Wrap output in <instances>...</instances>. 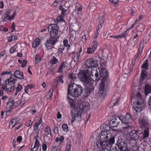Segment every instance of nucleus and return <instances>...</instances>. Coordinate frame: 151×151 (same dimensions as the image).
Here are the masks:
<instances>
[{
  "label": "nucleus",
  "instance_id": "f257e3e1",
  "mask_svg": "<svg viewBox=\"0 0 151 151\" xmlns=\"http://www.w3.org/2000/svg\"><path fill=\"white\" fill-rule=\"evenodd\" d=\"M91 69V75H90V77L92 81L100 80V88L98 92L99 94H103L104 93L105 84L109 81L108 72L105 69L100 72L99 69Z\"/></svg>",
  "mask_w": 151,
  "mask_h": 151
},
{
  "label": "nucleus",
  "instance_id": "f03ea898",
  "mask_svg": "<svg viewBox=\"0 0 151 151\" xmlns=\"http://www.w3.org/2000/svg\"><path fill=\"white\" fill-rule=\"evenodd\" d=\"M127 129L129 131V136L130 139L131 140H136L143 139L147 137L149 135L148 130L145 129L144 133L141 132L139 131L134 129L132 126L131 128Z\"/></svg>",
  "mask_w": 151,
  "mask_h": 151
},
{
  "label": "nucleus",
  "instance_id": "7ed1b4c3",
  "mask_svg": "<svg viewBox=\"0 0 151 151\" xmlns=\"http://www.w3.org/2000/svg\"><path fill=\"white\" fill-rule=\"evenodd\" d=\"M106 126L108 127L106 124H103L100 127V129L104 130L101 131L100 133L99 136V140L96 143L98 147L100 148L102 147V144H104V142H105L107 138L110 137L111 132L106 129Z\"/></svg>",
  "mask_w": 151,
  "mask_h": 151
},
{
  "label": "nucleus",
  "instance_id": "20e7f679",
  "mask_svg": "<svg viewBox=\"0 0 151 151\" xmlns=\"http://www.w3.org/2000/svg\"><path fill=\"white\" fill-rule=\"evenodd\" d=\"M83 91L80 85L71 83L68 86L67 94H81Z\"/></svg>",
  "mask_w": 151,
  "mask_h": 151
},
{
  "label": "nucleus",
  "instance_id": "39448f33",
  "mask_svg": "<svg viewBox=\"0 0 151 151\" xmlns=\"http://www.w3.org/2000/svg\"><path fill=\"white\" fill-rule=\"evenodd\" d=\"M134 95V98L135 101L133 102V106L135 111L137 113L139 112L142 110V107L143 106L142 101H143L142 95Z\"/></svg>",
  "mask_w": 151,
  "mask_h": 151
},
{
  "label": "nucleus",
  "instance_id": "423d86ee",
  "mask_svg": "<svg viewBox=\"0 0 151 151\" xmlns=\"http://www.w3.org/2000/svg\"><path fill=\"white\" fill-rule=\"evenodd\" d=\"M122 119V123L126 124V126L123 127V129H126L131 128L132 126V117L129 113H127L124 116H121Z\"/></svg>",
  "mask_w": 151,
  "mask_h": 151
},
{
  "label": "nucleus",
  "instance_id": "0eeeda50",
  "mask_svg": "<svg viewBox=\"0 0 151 151\" xmlns=\"http://www.w3.org/2000/svg\"><path fill=\"white\" fill-rule=\"evenodd\" d=\"M90 106V104L88 102L84 101L79 103H78L77 107H75V109L76 111H78L79 114H81L84 109L88 110L89 109Z\"/></svg>",
  "mask_w": 151,
  "mask_h": 151
},
{
  "label": "nucleus",
  "instance_id": "6e6552de",
  "mask_svg": "<svg viewBox=\"0 0 151 151\" xmlns=\"http://www.w3.org/2000/svg\"><path fill=\"white\" fill-rule=\"evenodd\" d=\"M48 30L49 32L51 38H56L57 39L58 38L57 36L58 34V30L56 24H52L49 25L47 27Z\"/></svg>",
  "mask_w": 151,
  "mask_h": 151
},
{
  "label": "nucleus",
  "instance_id": "1a4fd4ad",
  "mask_svg": "<svg viewBox=\"0 0 151 151\" xmlns=\"http://www.w3.org/2000/svg\"><path fill=\"white\" fill-rule=\"evenodd\" d=\"M116 145L118 147V149L120 151H129L127 148V145L125 142V141L122 138L118 139L117 141Z\"/></svg>",
  "mask_w": 151,
  "mask_h": 151
},
{
  "label": "nucleus",
  "instance_id": "9d476101",
  "mask_svg": "<svg viewBox=\"0 0 151 151\" xmlns=\"http://www.w3.org/2000/svg\"><path fill=\"white\" fill-rule=\"evenodd\" d=\"M106 140L104 144H102V147H107L111 149L112 147V145L114 144L115 142V137L112 135L111 132V135Z\"/></svg>",
  "mask_w": 151,
  "mask_h": 151
},
{
  "label": "nucleus",
  "instance_id": "9b49d317",
  "mask_svg": "<svg viewBox=\"0 0 151 151\" xmlns=\"http://www.w3.org/2000/svg\"><path fill=\"white\" fill-rule=\"evenodd\" d=\"M98 65V61L92 58L88 59L85 62V65L86 68H90L91 67H96Z\"/></svg>",
  "mask_w": 151,
  "mask_h": 151
},
{
  "label": "nucleus",
  "instance_id": "f8f14e48",
  "mask_svg": "<svg viewBox=\"0 0 151 151\" xmlns=\"http://www.w3.org/2000/svg\"><path fill=\"white\" fill-rule=\"evenodd\" d=\"M78 76L83 82L88 85H91V82L90 81L89 78H88L86 73L84 71L80 72L78 74Z\"/></svg>",
  "mask_w": 151,
  "mask_h": 151
},
{
  "label": "nucleus",
  "instance_id": "ddd939ff",
  "mask_svg": "<svg viewBox=\"0 0 151 151\" xmlns=\"http://www.w3.org/2000/svg\"><path fill=\"white\" fill-rule=\"evenodd\" d=\"M71 115L72 117L71 123H73L76 120V118H78L80 119L81 114H79L75 109L71 110Z\"/></svg>",
  "mask_w": 151,
  "mask_h": 151
},
{
  "label": "nucleus",
  "instance_id": "4468645a",
  "mask_svg": "<svg viewBox=\"0 0 151 151\" xmlns=\"http://www.w3.org/2000/svg\"><path fill=\"white\" fill-rule=\"evenodd\" d=\"M16 14V10H15L14 12L11 16H9L4 13V14L2 16V21L3 22H6L7 20H12L14 18Z\"/></svg>",
  "mask_w": 151,
  "mask_h": 151
},
{
  "label": "nucleus",
  "instance_id": "2eb2a0df",
  "mask_svg": "<svg viewBox=\"0 0 151 151\" xmlns=\"http://www.w3.org/2000/svg\"><path fill=\"white\" fill-rule=\"evenodd\" d=\"M58 42V39L56 38H52L51 37L48 40H47L46 44V46L48 48L49 47H51L53 46Z\"/></svg>",
  "mask_w": 151,
  "mask_h": 151
},
{
  "label": "nucleus",
  "instance_id": "dca6fc26",
  "mask_svg": "<svg viewBox=\"0 0 151 151\" xmlns=\"http://www.w3.org/2000/svg\"><path fill=\"white\" fill-rule=\"evenodd\" d=\"M68 63L65 62H63L60 66L58 67L57 72L58 73H62L63 71L67 68Z\"/></svg>",
  "mask_w": 151,
  "mask_h": 151
},
{
  "label": "nucleus",
  "instance_id": "f3484780",
  "mask_svg": "<svg viewBox=\"0 0 151 151\" xmlns=\"http://www.w3.org/2000/svg\"><path fill=\"white\" fill-rule=\"evenodd\" d=\"M115 95H114L112 97V99H114V100L111 102L109 105V106L110 107H111L114 106L115 105H117L118 104V102L120 100V98L119 97L117 98V99H115Z\"/></svg>",
  "mask_w": 151,
  "mask_h": 151
},
{
  "label": "nucleus",
  "instance_id": "a211bd4d",
  "mask_svg": "<svg viewBox=\"0 0 151 151\" xmlns=\"http://www.w3.org/2000/svg\"><path fill=\"white\" fill-rule=\"evenodd\" d=\"M12 76H13V75L11 76V78L6 81V85L7 86H9L10 85H12L14 84L16 79L12 78Z\"/></svg>",
  "mask_w": 151,
  "mask_h": 151
},
{
  "label": "nucleus",
  "instance_id": "6ab92c4d",
  "mask_svg": "<svg viewBox=\"0 0 151 151\" xmlns=\"http://www.w3.org/2000/svg\"><path fill=\"white\" fill-rule=\"evenodd\" d=\"M14 75L15 77L19 79H21L24 78L22 72L19 70H16L15 72Z\"/></svg>",
  "mask_w": 151,
  "mask_h": 151
},
{
  "label": "nucleus",
  "instance_id": "aec40b11",
  "mask_svg": "<svg viewBox=\"0 0 151 151\" xmlns=\"http://www.w3.org/2000/svg\"><path fill=\"white\" fill-rule=\"evenodd\" d=\"M133 67L132 66H130L129 68L126 69L124 70V73L123 74V76H124L125 75H129L130 76L133 72Z\"/></svg>",
  "mask_w": 151,
  "mask_h": 151
},
{
  "label": "nucleus",
  "instance_id": "412c9836",
  "mask_svg": "<svg viewBox=\"0 0 151 151\" xmlns=\"http://www.w3.org/2000/svg\"><path fill=\"white\" fill-rule=\"evenodd\" d=\"M40 40L39 38H36L33 42L32 47L35 48L38 47L40 44Z\"/></svg>",
  "mask_w": 151,
  "mask_h": 151
},
{
  "label": "nucleus",
  "instance_id": "4be33fe9",
  "mask_svg": "<svg viewBox=\"0 0 151 151\" xmlns=\"http://www.w3.org/2000/svg\"><path fill=\"white\" fill-rule=\"evenodd\" d=\"M145 94L151 93V85L146 84L145 87Z\"/></svg>",
  "mask_w": 151,
  "mask_h": 151
},
{
  "label": "nucleus",
  "instance_id": "5701e85b",
  "mask_svg": "<svg viewBox=\"0 0 151 151\" xmlns=\"http://www.w3.org/2000/svg\"><path fill=\"white\" fill-rule=\"evenodd\" d=\"M137 43V40L132 39L130 40L128 43L129 45L132 47H134Z\"/></svg>",
  "mask_w": 151,
  "mask_h": 151
},
{
  "label": "nucleus",
  "instance_id": "b1692460",
  "mask_svg": "<svg viewBox=\"0 0 151 151\" xmlns=\"http://www.w3.org/2000/svg\"><path fill=\"white\" fill-rule=\"evenodd\" d=\"M100 29V28L97 27L94 36L93 38V41H97L96 40L97 37L99 35V33L100 32V29Z\"/></svg>",
  "mask_w": 151,
  "mask_h": 151
},
{
  "label": "nucleus",
  "instance_id": "393cba45",
  "mask_svg": "<svg viewBox=\"0 0 151 151\" xmlns=\"http://www.w3.org/2000/svg\"><path fill=\"white\" fill-rule=\"evenodd\" d=\"M45 132L46 133L47 137H48V135H50L51 136H52L51 133V130L49 126H47L45 129Z\"/></svg>",
  "mask_w": 151,
  "mask_h": 151
},
{
  "label": "nucleus",
  "instance_id": "a878e982",
  "mask_svg": "<svg viewBox=\"0 0 151 151\" xmlns=\"http://www.w3.org/2000/svg\"><path fill=\"white\" fill-rule=\"evenodd\" d=\"M18 38V37L17 35H13L10 37H8L7 38L8 41L10 42L13 41L17 40Z\"/></svg>",
  "mask_w": 151,
  "mask_h": 151
},
{
  "label": "nucleus",
  "instance_id": "bb28decb",
  "mask_svg": "<svg viewBox=\"0 0 151 151\" xmlns=\"http://www.w3.org/2000/svg\"><path fill=\"white\" fill-rule=\"evenodd\" d=\"M121 116L120 117H118L116 116H114L112 117V119L114 120V121L116 122V124L118 125L120 121H121L122 122V119Z\"/></svg>",
  "mask_w": 151,
  "mask_h": 151
},
{
  "label": "nucleus",
  "instance_id": "cd10ccee",
  "mask_svg": "<svg viewBox=\"0 0 151 151\" xmlns=\"http://www.w3.org/2000/svg\"><path fill=\"white\" fill-rule=\"evenodd\" d=\"M104 20V17L103 15H102L101 16V19H100L99 23L97 27L100 28V29H101L103 25Z\"/></svg>",
  "mask_w": 151,
  "mask_h": 151
},
{
  "label": "nucleus",
  "instance_id": "c85d7f7f",
  "mask_svg": "<svg viewBox=\"0 0 151 151\" xmlns=\"http://www.w3.org/2000/svg\"><path fill=\"white\" fill-rule=\"evenodd\" d=\"M75 6V9H73V10L72 12L73 13L75 11L76 9L77 10L79 11H81L82 10V7L81 5L79 3H76Z\"/></svg>",
  "mask_w": 151,
  "mask_h": 151
},
{
  "label": "nucleus",
  "instance_id": "c756f323",
  "mask_svg": "<svg viewBox=\"0 0 151 151\" xmlns=\"http://www.w3.org/2000/svg\"><path fill=\"white\" fill-rule=\"evenodd\" d=\"M126 35V32H124L122 33L119 35H116L115 36V38L117 39L122 38L125 37Z\"/></svg>",
  "mask_w": 151,
  "mask_h": 151
},
{
  "label": "nucleus",
  "instance_id": "7c9ffc66",
  "mask_svg": "<svg viewBox=\"0 0 151 151\" xmlns=\"http://www.w3.org/2000/svg\"><path fill=\"white\" fill-rule=\"evenodd\" d=\"M109 125L111 127H116L118 125L112 119L109 122Z\"/></svg>",
  "mask_w": 151,
  "mask_h": 151
},
{
  "label": "nucleus",
  "instance_id": "2f4dec72",
  "mask_svg": "<svg viewBox=\"0 0 151 151\" xmlns=\"http://www.w3.org/2000/svg\"><path fill=\"white\" fill-rule=\"evenodd\" d=\"M145 70H143L141 73V77L140 79L141 81H143L144 78L146 77L147 74Z\"/></svg>",
  "mask_w": 151,
  "mask_h": 151
},
{
  "label": "nucleus",
  "instance_id": "473e14b6",
  "mask_svg": "<svg viewBox=\"0 0 151 151\" xmlns=\"http://www.w3.org/2000/svg\"><path fill=\"white\" fill-rule=\"evenodd\" d=\"M69 102L71 106V110L75 109V105L72 99H70L69 100Z\"/></svg>",
  "mask_w": 151,
  "mask_h": 151
},
{
  "label": "nucleus",
  "instance_id": "72a5a7b5",
  "mask_svg": "<svg viewBox=\"0 0 151 151\" xmlns=\"http://www.w3.org/2000/svg\"><path fill=\"white\" fill-rule=\"evenodd\" d=\"M41 60V58L40 55L36 54L35 57V62L36 63H38Z\"/></svg>",
  "mask_w": 151,
  "mask_h": 151
},
{
  "label": "nucleus",
  "instance_id": "f704fd0d",
  "mask_svg": "<svg viewBox=\"0 0 151 151\" xmlns=\"http://www.w3.org/2000/svg\"><path fill=\"white\" fill-rule=\"evenodd\" d=\"M95 51L91 47H89L87 49V53L88 54H92Z\"/></svg>",
  "mask_w": 151,
  "mask_h": 151
},
{
  "label": "nucleus",
  "instance_id": "c9c22d12",
  "mask_svg": "<svg viewBox=\"0 0 151 151\" xmlns=\"http://www.w3.org/2000/svg\"><path fill=\"white\" fill-rule=\"evenodd\" d=\"M58 61V60L57 58L55 57H54L52 59L50 62V63L51 65H53L56 63Z\"/></svg>",
  "mask_w": 151,
  "mask_h": 151
},
{
  "label": "nucleus",
  "instance_id": "e433bc0d",
  "mask_svg": "<svg viewBox=\"0 0 151 151\" xmlns=\"http://www.w3.org/2000/svg\"><path fill=\"white\" fill-rule=\"evenodd\" d=\"M62 128L64 131L67 132L68 131V127L67 124H63L62 125Z\"/></svg>",
  "mask_w": 151,
  "mask_h": 151
},
{
  "label": "nucleus",
  "instance_id": "4c0bfd02",
  "mask_svg": "<svg viewBox=\"0 0 151 151\" xmlns=\"http://www.w3.org/2000/svg\"><path fill=\"white\" fill-rule=\"evenodd\" d=\"M80 55L78 54L75 53L73 57V60L75 62H78L79 61Z\"/></svg>",
  "mask_w": 151,
  "mask_h": 151
},
{
  "label": "nucleus",
  "instance_id": "58836bf2",
  "mask_svg": "<svg viewBox=\"0 0 151 151\" xmlns=\"http://www.w3.org/2000/svg\"><path fill=\"white\" fill-rule=\"evenodd\" d=\"M98 45V42L97 41H93V45L92 47H91L92 48L95 50L97 48V46Z\"/></svg>",
  "mask_w": 151,
  "mask_h": 151
},
{
  "label": "nucleus",
  "instance_id": "ea45409f",
  "mask_svg": "<svg viewBox=\"0 0 151 151\" xmlns=\"http://www.w3.org/2000/svg\"><path fill=\"white\" fill-rule=\"evenodd\" d=\"M64 139V137L63 136H61L60 137H57L56 138L55 142H57L59 141H60L61 143L63 142V140Z\"/></svg>",
  "mask_w": 151,
  "mask_h": 151
},
{
  "label": "nucleus",
  "instance_id": "a19ab883",
  "mask_svg": "<svg viewBox=\"0 0 151 151\" xmlns=\"http://www.w3.org/2000/svg\"><path fill=\"white\" fill-rule=\"evenodd\" d=\"M59 9L62 11L61 13L63 14L66 12L67 11V9H65L62 5H60L59 6Z\"/></svg>",
  "mask_w": 151,
  "mask_h": 151
},
{
  "label": "nucleus",
  "instance_id": "79ce46f5",
  "mask_svg": "<svg viewBox=\"0 0 151 151\" xmlns=\"http://www.w3.org/2000/svg\"><path fill=\"white\" fill-rule=\"evenodd\" d=\"M69 78L72 80V81H74L76 79V78L75 76V74H72L69 76Z\"/></svg>",
  "mask_w": 151,
  "mask_h": 151
},
{
  "label": "nucleus",
  "instance_id": "37998d69",
  "mask_svg": "<svg viewBox=\"0 0 151 151\" xmlns=\"http://www.w3.org/2000/svg\"><path fill=\"white\" fill-rule=\"evenodd\" d=\"M104 95H98L97 96L98 100L99 101H101L104 99Z\"/></svg>",
  "mask_w": 151,
  "mask_h": 151
},
{
  "label": "nucleus",
  "instance_id": "c03bdc74",
  "mask_svg": "<svg viewBox=\"0 0 151 151\" xmlns=\"http://www.w3.org/2000/svg\"><path fill=\"white\" fill-rule=\"evenodd\" d=\"M137 21H136V22H135L133 24H132L131 26L130 27H129L127 29V30L125 31V32H126V35H127V34L128 33V32H127V31L131 29H132L133 27L134 26V25H135L136 24H137Z\"/></svg>",
  "mask_w": 151,
  "mask_h": 151
},
{
  "label": "nucleus",
  "instance_id": "a18cd8bd",
  "mask_svg": "<svg viewBox=\"0 0 151 151\" xmlns=\"http://www.w3.org/2000/svg\"><path fill=\"white\" fill-rule=\"evenodd\" d=\"M65 48L62 45L60 46L58 49V52L60 53H62Z\"/></svg>",
  "mask_w": 151,
  "mask_h": 151
},
{
  "label": "nucleus",
  "instance_id": "49530a36",
  "mask_svg": "<svg viewBox=\"0 0 151 151\" xmlns=\"http://www.w3.org/2000/svg\"><path fill=\"white\" fill-rule=\"evenodd\" d=\"M71 149V145L70 143L68 142V143H67L66 146L65 151H70Z\"/></svg>",
  "mask_w": 151,
  "mask_h": 151
},
{
  "label": "nucleus",
  "instance_id": "de8ad7c7",
  "mask_svg": "<svg viewBox=\"0 0 151 151\" xmlns=\"http://www.w3.org/2000/svg\"><path fill=\"white\" fill-rule=\"evenodd\" d=\"M148 63L147 62H145L143 64L142 66V68L145 69V70H146L148 68L147 67Z\"/></svg>",
  "mask_w": 151,
  "mask_h": 151
},
{
  "label": "nucleus",
  "instance_id": "09e8293b",
  "mask_svg": "<svg viewBox=\"0 0 151 151\" xmlns=\"http://www.w3.org/2000/svg\"><path fill=\"white\" fill-rule=\"evenodd\" d=\"M39 143H39V142L38 140H36V141H35V143L34 147L33 148V149L35 148H36L38 147V148L37 149V150L38 148Z\"/></svg>",
  "mask_w": 151,
  "mask_h": 151
},
{
  "label": "nucleus",
  "instance_id": "8fccbe9b",
  "mask_svg": "<svg viewBox=\"0 0 151 151\" xmlns=\"http://www.w3.org/2000/svg\"><path fill=\"white\" fill-rule=\"evenodd\" d=\"M57 20L58 22H60L62 21H64L63 18L62 16H58L57 17Z\"/></svg>",
  "mask_w": 151,
  "mask_h": 151
},
{
  "label": "nucleus",
  "instance_id": "3c124183",
  "mask_svg": "<svg viewBox=\"0 0 151 151\" xmlns=\"http://www.w3.org/2000/svg\"><path fill=\"white\" fill-rule=\"evenodd\" d=\"M0 30L4 32H6L8 31V29L5 28L3 26H0Z\"/></svg>",
  "mask_w": 151,
  "mask_h": 151
},
{
  "label": "nucleus",
  "instance_id": "603ef678",
  "mask_svg": "<svg viewBox=\"0 0 151 151\" xmlns=\"http://www.w3.org/2000/svg\"><path fill=\"white\" fill-rule=\"evenodd\" d=\"M42 150L43 151H46L47 148V145L44 143H43L42 145Z\"/></svg>",
  "mask_w": 151,
  "mask_h": 151
},
{
  "label": "nucleus",
  "instance_id": "864d4df0",
  "mask_svg": "<svg viewBox=\"0 0 151 151\" xmlns=\"http://www.w3.org/2000/svg\"><path fill=\"white\" fill-rule=\"evenodd\" d=\"M63 46L67 47L68 46H69L68 44V41L67 40H64L63 41Z\"/></svg>",
  "mask_w": 151,
  "mask_h": 151
},
{
  "label": "nucleus",
  "instance_id": "5fc2aeb1",
  "mask_svg": "<svg viewBox=\"0 0 151 151\" xmlns=\"http://www.w3.org/2000/svg\"><path fill=\"white\" fill-rule=\"evenodd\" d=\"M11 12V10H10L9 9H8L6 10V12H5L4 14H6L7 15L9 16H10Z\"/></svg>",
  "mask_w": 151,
  "mask_h": 151
},
{
  "label": "nucleus",
  "instance_id": "6e6d98bb",
  "mask_svg": "<svg viewBox=\"0 0 151 151\" xmlns=\"http://www.w3.org/2000/svg\"><path fill=\"white\" fill-rule=\"evenodd\" d=\"M32 124V122H31V120H29V121H28L27 122L25 123V124L26 126H27L28 127H29V126L31 125Z\"/></svg>",
  "mask_w": 151,
  "mask_h": 151
},
{
  "label": "nucleus",
  "instance_id": "4d7b16f0",
  "mask_svg": "<svg viewBox=\"0 0 151 151\" xmlns=\"http://www.w3.org/2000/svg\"><path fill=\"white\" fill-rule=\"evenodd\" d=\"M109 2L111 3L116 4L119 2L118 0H109Z\"/></svg>",
  "mask_w": 151,
  "mask_h": 151
},
{
  "label": "nucleus",
  "instance_id": "13d9d810",
  "mask_svg": "<svg viewBox=\"0 0 151 151\" xmlns=\"http://www.w3.org/2000/svg\"><path fill=\"white\" fill-rule=\"evenodd\" d=\"M81 40L83 42H86L87 41V40L86 39V37L85 35H84L82 37Z\"/></svg>",
  "mask_w": 151,
  "mask_h": 151
},
{
  "label": "nucleus",
  "instance_id": "bf43d9fd",
  "mask_svg": "<svg viewBox=\"0 0 151 151\" xmlns=\"http://www.w3.org/2000/svg\"><path fill=\"white\" fill-rule=\"evenodd\" d=\"M27 64V61L26 60H24L22 62L21 67L24 68L26 66Z\"/></svg>",
  "mask_w": 151,
  "mask_h": 151
},
{
  "label": "nucleus",
  "instance_id": "052dcab7",
  "mask_svg": "<svg viewBox=\"0 0 151 151\" xmlns=\"http://www.w3.org/2000/svg\"><path fill=\"white\" fill-rule=\"evenodd\" d=\"M21 103V101L20 100H19L16 102L14 103V105H15L16 108Z\"/></svg>",
  "mask_w": 151,
  "mask_h": 151
},
{
  "label": "nucleus",
  "instance_id": "680f3d73",
  "mask_svg": "<svg viewBox=\"0 0 151 151\" xmlns=\"http://www.w3.org/2000/svg\"><path fill=\"white\" fill-rule=\"evenodd\" d=\"M16 50V49L14 47H12L10 48V52L11 53H13Z\"/></svg>",
  "mask_w": 151,
  "mask_h": 151
},
{
  "label": "nucleus",
  "instance_id": "e2e57ef3",
  "mask_svg": "<svg viewBox=\"0 0 151 151\" xmlns=\"http://www.w3.org/2000/svg\"><path fill=\"white\" fill-rule=\"evenodd\" d=\"M22 88V86L21 85H19L16 88V90L17 91H19Z\"/></svg>",
  "mask_w": 151,
  "mask_h": 151
},
{
  "label": "nucleus",
  "instance_id": "0e129e2a",
  "mask_svg": "<svg viewBox=\"0 0 151 151\" xmlns=\"http://www.w3.org/2000/svg\"><path fill=\"white\" fill-rule=\"evenodd\" d=\"M9 109H15L16 108V107H15V105H14V103L10 104V105H9Z\"/></svg>",
  "mask_w": 151,
  "mask_h": 151
},
{
  "label": "nucleus",
  "instance_id": "69168bd1",
  "mask_svg": "<svg viewBox=\"0 0 151 151\" xmlns=\"http://www.w3.org/2000/svg\"><path fill=\"white\" fill-rule=\"evenodd\" d=\"M22 139V137L21 136H19L17 138V142H21Z\"/></svg>",
  "mask_w": 151,
  "mask_h": 151
},
{
  "label": "nucleus",
  "instance_id": "338daca9",
  "mask_svg": "<svg viewBox=\"0 0 151 151\" xmlns=\"http://www.w3.org/2000/svg\"><path fill=\"white\" fill-rule=\"evenodd\" d=\"M53 132L57 134L58 132V128L55 127L53 129Z\"/></svg>",
  "mask_w": 151,
  "mask_h": 151
},
{
  "label": "nucleus",
  "instance_id": "774afa93",
  "mask_svg": "<svg viewBox=\"0 0 151 151\" xmlns=\"http://www.w3.org/2000/svg\"><path fill=\"white\" fill-rule=\"evenodd\" d=\"M148 104L149 106L151 107V96L148 99Z\"/></svg>",
  "mask_w": 151,
  "mask_h": 151
}]
</instances>
